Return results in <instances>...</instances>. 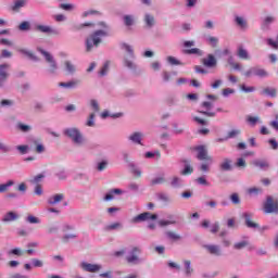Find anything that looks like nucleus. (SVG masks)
<instances>
[{"label":"nucleus","mask_w":278,"mask_h":278,"mask_svg":"<svg viewBox=\"0 0 278 278\" xmlns=\"http://www.w3.org/2000/svg\"><path fill=\"white\" fill-rule=\"evenodd\" d=\"M235 23L238 25V27H240L241 29H247V27H249V25L247 24V20H244V17L242 16H236L235 17Z\"/></svg>","instance_id":"39"},{"label":"nucleus","mask_w":278,"mask_h":278,"mask_svg":"<svg viewBox=\"0 0 278 278\" xmlns=\"http://www.w3.org/2000/svg\"><path fill=\"white\" fill-rule=\"evenodd\" d=\"M105 168H108V161H102L97 164V170L99 173H103V170H105Z\"/></svg>","instance_id":"59"},{"label":"nucleus","mask_w":278,"mask_h":278,"mask_svg":"<svg viewBox=\"0 0 278 278\" xmlns=\"http://www.w3.org/2000/svg\"><path fill=\"white\" fill-rule=\"evenodd\" d=\"M244 77H268V72H266V70L264 68H260V67H251L250 70H248L247 72L243 73Z\"/></svg>","instance_id":"10"},{"label":"nucleus","mask_w":278,"mask_h":278,"mask_svg":"<svg viewBox=\"0 0 278 278\" xmlns=\"http://www.w3.org/2000/svg\"><path fill=\"white\" fill-rule=\"evenodd\" d=\"M97 27L100 29L91 33L85 40V49L87 53H90L92 49H99V45L103 42V38L110 36V25L105 22H98Z\"/></svg>","instance_id":"1"},{"label":"nucleus","mask_w":278,"mask_h":278,"mask_svg":"<svg viewBox=\"0 0 278 278\" xmlns=\"http://www.w3.org/2000/svg\"><path fill=\"white\" fill-rule=\"evenodd\" d=\"M193 170L192 166L186 164L181 175H192Z\"/></svg>","instance_id":"63"},{"label":"nucleus","mask_w":278,"mask_h":278,"mask_svg":"<svg viewBox=\"0 0 278 278\" xmlns=\"http://www.w3.org/2000/svg\"><path fill=\"white\" fill-rule=\"evenodd\" d=\"M27 5V0H15L12 7L13 12H18L21 8H25Z\"/></svg>","instance_id":"38"},{"label":"nucleus","mask_w":278,"mask_h":278,"mask_svg":"<svg viewBox=\"0 0 278 278\" xmlns=\"http://www.w3.org/2000/svg\"><path fill=\"white\" fill-rule=\"evenodd\" d=\"M142 253V248L140 247H132L127 255H126V262L127 264H134L135 266H137L138 264H142L143 260L140 258L139 255H141Z\"/></svg>","instance_id":"5"},{"label":"nucleus","mask_w":278,"mask_h":278,"mask_svg":"<svg viewBox=\"0 0 278 278\" xmlns=\"http://www.w3.org/2000/svg\"><path fill=\"white\" fill-rule=\"evenodd\" d=\"M202 64L206 68H216L218 65V61L216 60V56L214 54H207L206 58L202 59Z\"/></svg>","instance_id":"15"},{"label":"nucleus","mask_w":278,"mask_h":278,"mask_svg":"<svg viewBox=\"0 0 278 278\" xmlns=\"http://www.w3.org/2000/svg\"><path fill=\"white\" fill-rule=\"evenodd\" d=\"M17 29L20 31H31V23L28 21H24L17 26Z\"/></svg>","instance_id":"40"},{"label":"nucleus","mask_w":278,"mask_h":278,"mask_svg":"<svg viewBox=\"0 0 278 278\" xmlns=\"http://www.w3.org/2000/svg\"><path fill=\"white\" fill-rule=\"evenodd\" d=\"M242 218L249 229H260V224L252 220L253 213L245 212L242 214Z\"/></svg>","instance_id":"12"},{"label":"nucleus","mask_w":278,"mask_h":278,"mask_svg":"<svg viewBox=\"0 0 278 278\" xmlns=\"http://www.w3.org/2000/svg\"><path fill=\"white\" fill-rule=\"evenodd\" d=\"M203 247L211 255H215L216 257H220V255H223V250H220V245L205 244Z\"/></svg>","instance_id":"16"},{"label":"nucleus","mask_w":278,"mask_h":278,"mask_svg":"<svg viewBox=\"0 0 278 278\" xmlns=\"http://www.w3.org/2000/svg\"><path fill=\"white\" fill-rule=\"evenodd\" d=\"M253 166H255V168H260V170H268L270 168V163L266 160H254L252 162Z\"/></svg>","instance_id":"19"},{"label":"nucleus","mask_w":278,"mask_h":278,"mask_svg":"<svg viewBox=\"0 0 278 278\" xmlns=\"http://www.w3.org/2000/svg\"><path fill=\"white\" fill-rule=\"evenodd\" d=\"M0 151L1 153H10V151H12V148L3 143V141H0Z\"/></svg>","instance_id":"60"},{"label":"nucleus","mask_w":278,"mask_h":278,"mask_svg":"<svg viewBox=\"0 0 278 278\" xmlns=\"http://www.w3.org/2000/svg\"><path fill=\"white\" fill-rule=\"evenodd\" d=\"M90 108L93 110V112H99V101L96 99L90 100Z\"/></svg>","instance_id":"62"},{"label":"nucleus","mask_w":278,"mask_h":278,"mask_svg":"<svg viewBox=\"0 0 278 278\" xmlns=\"http://www.w3.org/2000/svg\"><path fill=\"white\" fill-rule=\"evenodd\" d=\"M80 268H83L85 273H99L101 265L83 262L80 263Z\"/></svg>","instance_id":"17"},{"label":"nucleus","mask_w":278,"mask_h":278,"mask_svg":"<svg viewBox=\"0 0 278 278\" xmlns=\"http://www.w3.org/2000/svg\"><path fill=\"white\" fill-rule=\"evenodd\" d=\"M167 62L170 64V66H184V63L175 56H167Z\"/></svg>","instance_id":"49"},{"label":"nucleus","mask_w":278,"mask_h":278,"mask_svg":"<svg viewBox=\"0 0 278 278\" xmlns=\"http://www.w3.org/2000/svg\"><path fill=\"white\" fill-rule=\"evenodd\" d=\"M123 223L121 222H115L112 224H109L104 227V231H121L123 229Z\"/></svg>","instance_id":"26"},{"label":"nucleus","mask_w":278,"mask_h":278,"mask_svg":"<svg viewBox=\"0 0 278 278\" xmlns=\"http://www.w3.org/2000/svg\"><path fill=\"white\" fill-rule=\"evenodd\" d=\"M134 223H142L144 220H157V214H151L150 212L141 213L134 217Z\"/></svg>","instance_id":"13"},{"label":"nucleus","mask_w":278,"mask_h":278,"mask_svg":"<svg viewBox=\"0 0 278 278\" xmlns=\"http://www.w3.org/2000/svg\"><path fill=\"white\" fill-rule=\"evenodd\" d=\"M64 201V194L63 193H56L54 195H51L48 198L49 205H58V203H62Z\"/></svg>","instance_id":"23"},{"label":"nucleus","mask_w":278,"mask_h":278,"mask_svg":"<svg viewBox=\"0 0 278 278\" xmlns=\"http://www.w3.org/2000/svg\"><path fill=\"white\" fill-rule=\"evenodd\" d=\"M237 55L240 60H249V52L242 47L238 48Z\"/></svg>","instance_id":"47"},{"label":"nucleus","mask_w":278,"mask_h":278,"mask_svg":"<svg viewBox=\"0 0 278 278\" xmlns=\"http://www.w3.org/2000/svg\"><path fill=\"white\" fill-rule=\"evenodd\" d=\"M143 23L147 29H153V26L156 25L155 16L151 13H144Z\"/></svg>","instance_id":"18"},{"label":"nucleus","mask_w":278,"mask_h":278,"mask_svg":"<svg viewBox=\"0 0 278 278\" xmlns=\"http://www.w3.org/2000/svg\"><path fill=\"white\" fill-rule=\"evenodd\" d=\"M157 225L161 227H168L169 225H177V220H169V219H160Z\"/></svg>","instance_id":"51"},{"label":"nucleus","mask_w":278,"mask_h":278,"mask_svg":"<svg viewBox=\"0 0 278 278\" xmlns=\"http://www.w3.org/2000/svg\"><path fill=\"white\" fill-rule=\"evenodd\" d=\"M242 134V130L236 128L227 132L226 140H231L233 138H238Z\"/></svg>","instance_id":"43"},{"label":"nucleus","mask_w":278,"mask_h":278,"mask_svg":"<svg viewBox=\"0 0 278 278\" xmlns=\"http://www.w3.org/2000/svg\"><path fill=\"white\" fill-rule=\"evenodd\" d=\"M7 255H16L17 257H23V250L21 248H14L9 250Z\"/></svg>","instance_id":"50"},{"label":"nucleus","mask_w":278,"mask_h":278,"mask_svg":"<svg viewBox=\"0 0 278 278\" xmlns=\"http://www.w3.org/2000/svg\"><path fill=\"white\" fill-rule=\"evenodd\" d=\"M119 49L122 51H125L127 53L126 56H124V66L128 68L129 71H136L138 68V65L134 62L136 60V53L134 52V47L127 42H121Z\"/></svg>","instance_id":"3"},{"label":"nucleus","mask_w":278,"mask_h":278,"mask_svg":"<svg viewBox=\"0 0 278 278\" xmlns=\"http://www.w3.org/2000/svg\"><path fill=\"white\" fill-rule=\"evenodd\" d=\"M35 31L47 34L48 36H60V29L50 25L37 24L35 25Z\"/></svg>","instance_id":"7"},{"label":"nucleus","mask_w":278,"mask_h":278,"mask_svg":"<svg viewBox=\"0 0 278 278\" xmlns=\"http://www.w3.org/2000/svg\"><path fill=\"white\" fill-rule=\"evenodd\" d=\"M233 161L231 159H224L223 162L219 164V169L224 173H229L230 170H233Z\"/></svg>","instance_id":"20"},{"label":"nucleus","mask_w":278,"mask_h":278,"mask_svg":"<svg viewBox=\"0 0 278 278\" xmlns=\"http://www.w3.org/2000/svg\"><path fill=\"white\" fill-rule=\"evenodd\" d=\"M194 151H197V159L203 162L204 160L208 162V164H212L214 162V159L210 155H207V148L205 146H198L194 148Z\"/></svg>","instance_id":"9"},{"label":"nucleus","mask_w":278,"mask_h":278,"mask_svg":"<svg viewBox=\"0 0 278 278\" xmlns=\"http://www.w3.org/2000/svg\"><path fill=\"white\" fill-rule=\"evenodd\" d=\"M261 94L264 97H271L273 99L277 97V89L271 88V87H266L261 91Z\"/></svg>","instance_id":"34"},{"label":"nucleus","mask_w":278,"mask_h":278,"mask_svg":"<svg viewBox=\"0 0 278 278\" xmlns=\"http://www.w3.org/2000/svg\"><path fill=\"white\" fill-rule=\"evenodd\" d=\"M55 177H58V179H60L61 181H64V179H67L68 174L66 173V170L62 169L55 174Z\"/></svg>","instance_id":"58"},{"label":"nucleus","mask_w":278,"mask_h":278,"mask_svg":"<svg viewBox=\"0 0 278 278\" xmlns=\"http://www.w3.org/2000/svg\"><path fill=\"white\" fill-rule=\"evenodd\" d=\"M245 121L251 127H255L257 124H262V119L260 118V116L248 115Z\"/></svg>","instance_id":"32"},{"label":"nucleus","mask_w":278,"mask_h":278,"mask_svg":"<svg viewBox=\"0 0 278 278\" xmlns=\"http://www.w3.org/2000/svg\"><path fill=\"white\" fill-rule=\"evenodd\" d=\"M37 51L43 55L46 62L49 64L48 68L46 70L47 75H49V77H55V75H58L59 66L58 61H55V58H53V54L47 52V50L42 48H37Z\"/></svg>","instance_id":"4"},{"label":"nucleus","mask_w":278,"mask_h":278,"mask_svg":"<svg viewBox=\"0 0 278 278\" xmlns=\"http://www.w3.org/2000/svg\"><path fill=\"white\" fill-rule=\"evenodd\" d=\"M165 236L168 240H173L174 242H177L179 240H181V235H178L177 232L175 231H170V230H167L165 232Z\"/></svg>","instance_id":"37"},{"label":"nucleus","mask_w":278,"mask_h":278,"mask_svg":"<svg viewBox=\"0 0 278 278\" xmlns=\"http://www.w3.org/2000/svg\"><path fill=\"white\" fill-rule=\"evenodd\" d=\"M185 266V277H192V274L194 273V268H192V262L186 260L184 261Z\"/></svg>","instance_id":"30"},{"label":"nucleus","mask_w":278,"mask_h":278,"mask_svg":"<svg viewBox=\"0 0 278 278\" xmlns=\"http://www.w3.org/2000/svg\"><path fill=\"white\" fill-rule=\"evenodd\" d=\"M269 126L278 131V113L275 114V119L269 123Z\"/></svg>","instance_id":"61"},{"label":"nucleus","mask_w":278,"mask_h":278,"mask_svg":"<svg viewBox=\"0 0 278 278\" xmlns=\"http://www.w3.org/2000/svg\"><path fill=\"white\" fill-rule=\"evenodd\" d=\"M250 242H249V239H243L239 242H236L233 244V249L235 251H242V249H247V247H249Z\"/></svg>","instance_id":"35"},{"label":"nucleus","mask_w":278,"mask_h":278,"mask_svg":"<svg viewBox=\"0 0 278 278\" xmlns=\"http://www.w3.org/2000/svg\"><path fill=\"white\" fill-rule=\"evenodd\" d=\"M186 53H188L189 55H203V50L199 49V48H192L186 51Z\"/></svg>","instance_id":"54"},{"label":"nucleus","mask_w":278,"mask_h":278,"mask_svg":"<svg viewBox=\"0 0 278 278\" xmlns=\"http://www.w3.org/2000/svg\"><path fill=\"white\" fill-rule=\"evenodd\" d=\"M15 129L21 131V134H29L33 129L31 125L25 124L23 122H17L15 125Z\"/></svg>","instance_id":"22"},{"label":"nucleus","mask_w":278,"mask_h":278,"mask_svg":"<svg viewBox=\"0 0 278 278\" xmlns=\"http://www.w3.org/2000/svg\"><path fill=\"white\" fill-rule=\"evenodd\" d=\"M16 151H18L21 155H27V153H29V146L27 144L17 146Z\"/></svg>","instance_id":"53"},{"label":"nucleus","mask_w":278,"mask_h":278,"mask_svg":"<svg viewBox=\"0 0 278 278\" xmlns=\"http://www.w3.org/2000/svg\"><path fill=\"white\" fill-rule=\"evenodd\" d=\"M26 223H29L30 225H40V218L34 215H28L26 217Z\"/></svg>","instance_id":"52"},{"label":"nucleus","mask_w":278,"mask_h":278,"mask_svg":"<svg viewBox=\"0 0 278 278\" xmlns=\"http://www.w3.org/2000/svg\"><path fill=\"white\" fill-rule=\"evenodd\" d=\"M172 127L174 129L173 132L176 134L177 136L184 134V128L179 127L178 123H173Z\"/></svg>","instance_id":"56"},{"label":"nucleus","mask_w":278,"mask_h":278,"mask_svg":"<svg viewBox=\"0 0 278 278\" xmlns=\"http://www.w3.org/2000/svg\"><path fill=\"white\" fill-rule=\"evenodd\" d=\"M159 201H162V203H165V205H168V203H172L173 200L170 199V195H168L165 192H160L156 194Z\"/></svg>","instance_id":"36"},{"label":"nucleus","mask_w":278,"mask_h":278,"mask_svg":"<svg viewBox=\"0 0 278 278\" xmlns=\"http://www.w3.org/2000/svg\"><path fill=\"white\" fill-rule=\"evenodd\" d=\"M263 212L264 214H275V216H278V200L274 199L273 195H267L263 203Z\"/></svg>","instance_id":"6"},{"label":"nucleus","mask_w":278,"mask_h":278,"mask_svg":"<svg viewBox=\"0 0 278 278\" xmlns=\"http://www.w3.org/2000/svg\"><path fill=\"white\" fill-rule=\"evenodd\" d=\"M14 186V180H8L5 184L0 185V194H3V192H8L9 188H12Z\"/></svg>","instance_id":"46"},{"label":"nucleus","mask_w":278,"mask_h":278,"mask_svg":"<svg viewBox=\"0 0 278 278\" xmlns=\"http://www.w3.org/2000/svg\"><path fill=\"white\" fill-rule=\"evenodd\" d=\"M123 23L125 27H134V25H136V16L131 14H126L123 16Z\"/></svg>","instance_id":"24"},{"label":"nucleus","mask_w":278,"mask_h":278,"mask_svg":"<svg viewBox=\"0 0 278 278\" xmlns=\"http://www.w3.org/2000/svg\"><path fill=\"white\" fill-rule=\"evenodd\" d=\"M144 139V134L142 131H135L128 136L129 142H132V144H140L143 147L142 140Z\"/></svg>","instance_id":"14"},{"label":"nucleus","mask_w":278,"mask_h":278,"mask_svg":"<svg viewBox=\"0 0 278 278\" xmlns=\"http://www.w3.org/2000/svg\"><path fill=\"white\" fill-rule=\"evenodd\" d=\"M64 68L67 75H75V73L77 72V66H75V64H73V62L71 61L64 62Z\"/></svg>","instance_id":"29"},{"label":"nucleus","mask_w":278,"mask_h":278,"mask_svg":"<svg viewBox=\"0 0 278 278\" xmlns=\"http://www.w3.org/2000/svg\"><path fill=\"white\" fill-rule=\"evenodd\" d=\"M201 106L204 109V111H199V114H202L203 116H208L210 118H214V116H216V112L212 111V102L204 101L202 102Z\"/></svg>","instance_id":"11"},{"label":"nucleus","mask_w":278,"mask_h":278,"mask_svg":"<svg viewBox=\"0 0 278 278\" xmlns=\"http://www.w3.org/2000/svg\"><path fill=\"white\" fill-rule=\"evenodd\" d=\"M87 127H94V113H91L86 123Z\"/></svg>","instance_id":"64"},{"label":"nucleus","mask_w":278,"mask_h":278,"mask_svg":"<svg viewBox=\"0 0 278 278\" xmlns=\"http://www.w3.org/2000/svg\"><path fill=\"white\" fill-rule=\"evenodd\" d=\"M273 23H275V17H273V16L265 17L261 25V29L263 31H268V29H270V25H273Z\"/></svg>","instance_id":"25"},{"label":"nucleus","mask_w":278,"mask_h":278,"mask_svg":"<svg viewBox=\"0 0 278 278\" xmlns=\"http://www.w3.org/2000/svg\"><path fill=\"white\" fill-rule=\"evenodd\" d=\"M161 77H162L164 84H168V81H170L172 74L167 71H163L161 73Z\"/></svg>","instance_id":"57"},{"label":"nucleus","mask_w":278,"mask_h":278,"mask_svg":"<svg viewBox=\"0 0 278 278\" xmlns=\"http://www.w3.org/2000/svg\"><path fill=\"white\" fill-rule=\"evenodd\" d=\"M264 192V190H262V188H257V187H252L248 189V194L250 195H254L257 197L260 194H262Z\"/></svg>","instance_id":"48"},{"label":"nucleus","mask_w":278,"mask_h":278,"mask_svg":"<svg viewBox=\"0 0 278 278\" xmlns=\"http://www.w3.org/2000/svg\"><path fill=\"white\" fill-rule=\"evenodd\" d=\"M162 184H166V177L164 174L151 180V186H161Z\"/></svg>","instance_id":"41"},{"label":"nucleus","mask_w":278,"mask_h":278,"mask_svg":"<svg viewBox=\"0 0 278 278\" xmlns=\"http://www.w3.org/2000/svg\"><path fill=\"white\" fill-rule=\"evenodd\" d=\"M172 188H184V179L179 176H174L169 182Z\"/></svg>","instance_id":"28"},{"label":"nucleus","mask_w":278,"mask_h":278,"mask_svg":"<svg viewBox=\"0 0 278 278\" xmlns=\"http://www.w3.org/2000/svg\"><path fill=\"white\" fill-rule=\"evenodd\" d=\"M204 41L206 42V45L212 47V49H216L218 47V42H220L218 37H214L212 35L204 36Z\"/></svg>","instance_id":"21"},{"label":"nucleus","mask_w":278,"mask_h":278,"mask_svg":"<svg viewBox=\"0 0 278 278\" xmlns=\"http://www.w3.org/2000/svg\"><path fill=\"white\" fill-rule=\"evenodd\" d=\"M18 51L23 55H27V58H29V60H33V62H40V59L36 54H34V52H31L27 49H20Z\"/></svg>","instance_id":"33"},{"label":"nucleus","mask_w":278,"mask_h":278,"mask_svg":"<svg viewBox=\"0 0 278 278\" xmlns=\"http://www.w3.org/2000/svg\"><path fill=\"white\" fill-rule=\"evenodd\" d=\"M100 15H101V12L90 9L83 12L81 18H88V16H100Z\"/></svg>","instance_id":"44"},{"label":"nucleus","mask_w":278,"mask_h":278,"mask_svg":"<svg viewBox=\"0 0 278 278\" xmlns=\"http://www.w3.org/2000/svg\"><path fill=\"white\" fill-rule=\"evenodd\" d=\"M63 136H65V138H68V140H72L75 147H86V137L84 136V132H81V130L77 127L64 128Z\"/></svg>","instance_id":"2"},{"label":"nucleus","mask_w":278,"mask_h":278,"mask_svg":"<svg viewBox=\"0 0 278 278\" xmlns=\"http://www.w3.org/2000/svg\"><path fill=\"white\" fill-rule=\"evenodd\" d=\"M14 220H18V214L12 211L5 213L2 217V223H12Z\"/></svg>","instance_id":"27"},{"label":"nucleus","mask_w":278,"mask_h":278,"mask_svg":"<svg viewBox=\"0 0 278 278\" xmlns=\"http://www.w3.org/2000/svg\"><path fill=\"white\" fill-rule=\"evenodd\" d=\"M45 177H46L45 173L38 174L33 179H30L29 182L33 184L34 186H40Z\"/></svg>","instance_id":"42"},{"label":"nucleus","mask_w":278,"mask_h":278,"mask_svg":"<svg viewBox=\"0 0 278 278\" xmlns=\"http://www.w3.org/2000/svg\"><path fill=\"white\" fill-rule=\"evenodd\" d=\"M127 167L129 168L130 173L135 175V177H142V170H140V168L138 167V165H136V163H134V161L129 163Z\"/></svg>","instance_id":"31"},{"label":"nucleus","mask_w":278,"mask_h":278,"mask_svg":"<svg viewBox=\"0 0 278 278\" xmlns=\"http://www.w3.org/2000/svg\"><path fill=\"white\" fill-rule=\"evenodd\" d=\"M79 80H71L68 83H59L60 88H76Z\"/></svg>","instance_id":"45"},{"label":"nucleus","mask_w":278,"mask_h":278,"mask_svg":"<svg viewBox=\"0 0 278 278\" xmlns=\"http://www.w3.org/2000/svg\"><path fill=\"white\" fill-rule=\"evenodd\" d=\"M8 71H10V64H0V89L5 88V85L8 84V78L10 77V73Z\"/></svg>","instance_id":"8"},{"label":"nucleus","mask_w":278,"mask_h":278,"mask_svg":"<svg viewBox=\"0 0 278 278\" xmlns=\"http://www.w3.org/2000/svg\"><path fill=\"white\" fill-rule=\"evenodd\" d=\"M230 201L233 205H240V195L238 193L230 194Z\"/></svg>","instance_id":"55"}]
</instances>
